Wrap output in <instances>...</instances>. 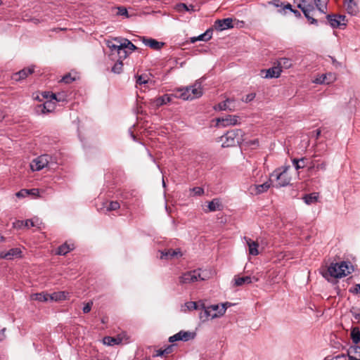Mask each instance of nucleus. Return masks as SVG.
Segmentation results:
<instances>
[{
	"instance_id": "nucleus-17",
	"label": "nucleus",
	"mask_w": 360,
	"mask_h": 360,
	"mask_svg": "<svg viewBox=\"0 0 360 360\" xmlns=\"http://www.w3.org/2000/svg\"><path fill=\"white\" fill-rule=\"evenodd\" d=\"M233 281L235 286H241L245 284H250L254 281H257L258 278L250 276L243 277L235 276Z\"/></svg>"
},
{
	"instance_id": "nucleus-50",
	"label": "nucleus",
	"mask_w": 360,
	"mask_h": 360,
	"mask_svg": "<svg viewBox=\"0 0 360 360\" xmlns=\"http://www.w3.org/2000/svg\"><path fill=\"white\" fill-rule=\"evenodd\" d=\"M137 84H146L148 83V79H146V76L140 75L137 77L136 81Z\"/></svg>"
},
{
	"instance_id": "nucleus-4",
	"label": "nucleus",
	"mask_w": 360,
	"mask_h": 360,
	"mask_svg": "<svg viewBox=\"0 0 360 360\" xmlns=\"http://www.w3.org/2000/svg\"><path fill=\"white\" fill-rule=\"evenodd\" d=\"M206 276L201 273V269L186 271L179 277L181 284H190L198 281H205Z\"/></svg>"
},
{
	"instance_id": "nucleus-46",
	"label": "nucleus",
	"mask_w": 360,
	"mask_h": 360,
	"mask_svg": "<svg viewBox=\"0 0 360 360\" xmlns=\"http://www.w3.org/2000/svg\"><path fill=\"white\" fill-rule=\"evenodd\" d=\"M39 221L37 218L32 219H27L25 221V227H34L36 226V223Z\"/></svg>"
},
{
	"instance_id": "nucleus-33",
	"label": "nucleus",
	"mask_w": 360,
	"mask_h": 360,
	"mask_svg": "<svg viewBox=\"0 0 360 360\" xmlns=\"http://www.w3.org/2000/svg\"><path fill=\"white\" fill-rule=\"evenodd\" d=\"M176 9L178 11H179V12H182V11L193 12V11H195L193 5L190 4V5L188 6V5H186V4H184V3L178 4L176 6Z\"/></svg>"
},
{
	"instance_id": "nucleus-51",
	"label": "nucleus",
	"mask_w": 360,
	"mask_h": 360,
	"mask_svg": "<svg viewBox=\"0 0 360 360\" xmlns=\"http://www.w3.org/2000/svg\"><path fill=\"white\" fill-rule=\"evenodd\" d=\"M15 195L18 198H25V197L29 195L28 189H21L20 191H18L15 193Z\"/></svg>"
},
{
	"instance_id": "nucleus-59",
	"label": "nucleus",
	"mask_w": 360,
	"mask_h": 360,
	"mask_svg": "<svg viewBox=\"0 0 360 360\" xmlns=\"http://www.w3.org/2000/svg\"><path fill=\"white\" fill-rule=\"evenodd\" d=\"M22 226H25V221L18 220L15 223V227L22 228Z\"/></svg>"
},
{
	"instance_id": "nucleus-36",
	"label": "nucleus",
	"mask_w": 360,
	"mask_h": 360,
	"mask_svg": "<svg viewBox=\"0 0 360 360\" xmlns=\"http://www.w3.org/2000/svg\"><path fill=\"white\" fill-rule=\"evenodd\" d=\"M50 295L44 292L35 293L33 295V299L40 302H46L50 300Z\"/></svg>"
},
{
	"instance_id": "nucleus-20",
	"label": "nucleus",
	"mask_w": 360,
	"mask_h": 360,
	"mask_svg": "<svg viewBox=\"0 0 360 360\" xmlns=\"http://www.w3.org/2000/svg\"><path fill=\"white\" fill-rule=\"evenodd\" d=\"M172 97H174V94H164L162 96L156 98L153 103L157 108H159L163 105L170 103Z\"/></svg>"
},
{
	"instance_id": "nucleus-28",
	"label": "nucleus",
	"mask_w": 360,
	"mask_h": 360,
	"mask_svg": "<svg viewBox=\"0 0 360 360\" xmlns=\"http://www.w3.org/2000/svg\"><path fill=\"white\" fill-rule=\"evenodd\" d=\"M347 356L348 357H352L355 359H358L357 357H360V347L356 345L350 346L347 350Z\"/></svg>"
},
{
	"instance_id": "nucleus-30",
	"label": "nucleus",
	"mask_w": 360,
	"mask_h": 360,
	"mask_svg": "<svg viewBox=\"0 0 360 360\" xmlns=\"http://www.w3.org/2000/svg\"><path fill=\"white\" fill-rule=\"evenodd\" d=\"M103 344L108 346H113L115 345H119L122 342V339L120 338H113L110 336H106L103 340Z\"/></svg>"
},
{
	"instance_id": "nucleus-54",
	"label": "nucleus",
	"mask_w": 360,
	"mask_h": 360,
	"mask_svg": "<svg viewBox=\"0 0 360 360\" xmlns=\"http://www.w3.org/2000/svg\"><path fill=\"white\" fill-rule=\"evenodd\" d=\"M326 162H319V161L317 160V162H316V170L319 171V170H322V171H325L326 169Z\"/></svg>"
},
{
	"instance_id": "nucleus-24",
	"label": "nucleus",
	"mask_w": 360,
	"mask_h": 360,
	"mask_svg": "<svg viewBox=\"0 0 360 360\" xmlns=\"http://www.w3.org/2000/svg\"><path fill=\"white\" fill-rule=\"evenodd\" d=\"M122 39L115 38L112 40H108L106 41L107 46L112 51H117L120 47H122Z\"/></svg>"
},
{
	"instance_id": "nucleus-43",
	"label": "nucleus",
	"mask_w": 360,
	"mask_h": 360,
	"mask_svg": "<svg viewBox=\"0 0 360 360\" xmlns=\"http://www.w3.org/2000/svg\"><path fill=\"white\" fill-rule=\"evenodd\" d=\"M123 63L122 60H117L112 68V72L120 74L122 71Z\"/></svg>"
},
{
	"instance_id": "nucleus-61",
	"label": "nucleus",
	"mask_w": 360,
	"mask_h": 360,
	"mask_svg": "<svg viewBox=\"0 0 360 360\" xmlns=\"http://www.w3.org/2000/svg\"><path fill=\"white\" fill-rule=\"evenodd\" d=\"M316 162H317V160L311 161L309 169H316Z\"/></svg>"
},
{
	"instance_id": "nucleus-42",
	"label": "nucleus",
	"mask_w": 360,
	"mask_h": 360,
	"mask_svg": "<svg viewBox=\"0 0 360 360\" xmlns=\"http://www.w3.org/2000/svg\"><path fill=\"white\" fill-rule=\"evenodd\" d=\"M326 360H360L359 359H355V358H352V357H348V356H345L344 354L342 355H338V356H333V357H326Z\"/></svg>"
},
{
	"instance_id": "nucleus-40",
	"label": "nucleus",
	"mask_w": 360,
	"mask_h": 360,
	"mask_svg": "<svg viewBox=\"0 0 360 360\" xmlns=\"http://www.w3.org/2000/svg\"><path fill=\"white\" fill-rule=\"evenodd\" d=\"M200 302H188L186 303V307L188 308V310L201 309Z\"/></svg>"
},
{
	"instance_id": "nucleus-18",
	"label": "nucleus",
	"mask_w": 360,
	"mask_h": 360,
	"mask_svg": "<svg viewBox=\"0 0 360 360\" xmlns=\"http://www.w3.org/2000/svg\"><path fill=\"white\" fill-rule=\"evenodd\" d=\"M326 18L328 23L333 28H337L341 25V22H340V20L341 19V20H344L345 18V16H344V15L337 16L336 15L328 14L326 15Z\"/></svg>"
},
{
	"instance_id": "nucleus-27",
	"label": "nucleus",
	"mask_w": 360,
	"mask_h": 360,
	"mask_svg": "<svg viewBox=\"0 0 360 360\" xmlns=\"http://www.w3.org/2000/svg\"><path fill=\"white\" fill-rule=\"evenodd\" d=\"M6 259H12L14 257H21L22 251L20 248H12L6 252Z\"/></svg>"
},
{
	"instance_id": "nucleus-32",
	"label": "nucleus",
	"mask_w": 360,
	"mask_h": 360,
	"mask_svg": "<svg viewBox=\"0 0 360 360\" xmlns=\"http://www.w3.org/2000/svg\"><path fill=\"white\" fill-rule=\"evenodd\" d=\"M292 65V62L291 59H290V58H281L278 60L277 66L280 67L281 70L282 68L288 69V68H291Z\"/></svg>"
},
{
	"instance_id": "nucleus-52",
	"label": "nucleus",
	"mask_w": 360,
	"mask_h": 360,
	"mask_svg": "<svg viewBox=\"0 0 360 360\" xmlns=\"http://www.w3.org/2000/svg\"><path fill=\"white\" fill-rule=\"evenodd\" d=\"M349 292L354 295L360 294V284H356L354 287L350 288Z\"/></svg>"
},
{
	"instance_id": "nucleus-11",
	"label": "nucleus",
	"mask_w": 360,
	"mask_h": 360,
	"mask_svg": "<svg viewBox=\"0 0 360 360\" xmlns=\"http://www.w3.org/2000/svg\"><path fill=\"white\" fill-rule=\"evenodd\" d=\"M160 258L161 259L166 260L172 259L173 258H179L183 255L180 249H167L162 251H160Z\"/></svg>"
},
{
	"instance_id": "nucleus-7",
	"label": "nucleus",
	"mask_w": 360,
	"mask_h": 360,
	"mask_svg": "<svg viewBox=\"0 0 360 360\" xmlns=\"http://www.w3.org/2000/svg\"><path fill=\"white\" fill-rule=\"evenodd\" d=\"M239 117L233 115H228L224 117H219L217 120V124L222 127L233 126L239 124Z\"/></svg>"
},
{
	"instance_id": "nucleus-58",
	"label": "nucleus",
	"mask_w": 360,
	"mask_h": 360,
	"mask_svg": "<svg viewBox=\"0 0 360 360\" xmlns=\"http://www.w3.org/2000/svg\"><path fill=\"white\" fill-rule=\"evenodd\" d=\"M247 144L249 145V146H259V141H258V139H254V140H252V141H250L247 142Z\"/></svg>"
},
{
	"instance_id": "nucleus-9",
	"label": "nucleus",
	"mask_w": 360,
	"mask_h": 360,
	"mask_svg": "<svg viewBox=\"0 0 360 360\" xmlns=\"http://www.w3.org/2000/svg\"><path fill=\"white\" fill-rule=\"evenodd\" d=\"M270 181L271 179L262 184L252 185L249 188L250 193L252 195H259L264 192H266L271 186Z\"/></svg>"
},
{
	"instance_id": "nucleus-45",
	"label": "nucleus",
	"mask_w": 360,
	"mask_h": 360,
	"mask_svg": "<svg viewBox=\"0 0 360 360\" xmlns=\"http://www.w3.org/2000/svg\"><path fill=\"white\" fill-rule=\"evenodd\" d=\"M120 205L117 201H111L106 207L107 211L117 210L120 208Z\"/></svg>"
},
{
	"instance_id": "nucleus-23",
	"label": "nucleus",
	"mask_w": 360,
	"mask_h": 360,
	"mask_svg": "<svg viewBox=\"0 0 360 360\" xmlns=\"http://www.w3.org/2000/svg\"><path fill=\"white\" fill-rule=\"evenodd\" d=\"M234 101H235L233 99L227 98L226 101L218 104V108L220 110H229L230 111H233L235 110V106L233 105Z\"/></svg>"
},
{
	"instance_id": "nucleus-25",
	"label": "nucleus",
	"mask_w": 360,
	"mask_h": 360,
	"mask_svg": "<svg viewBox=\"0 0 360 360\" xmlns=\"http://www.w3.org/2000/svg\"><path fill=\"white\" fill-rule=\"evenodd\" d=\"M74 248L75 246L73 244H68L67 243H65L58 247L56 254L59 255H65L71 250H74Z\"/></svg>"
},
{
	"instance_id": "nucleus-1",
	"label": "nucleus",
	"mask_w": 360,
	"mask_h": 360,
	"mask_svg": "<svg viewBox=\"0 0 360 360\" xmlns=\"http://www.w3.org/2000/svg\"><path fill=\"white\" fill-rule=\"evenodd\" d=\"M227 305H229V303L226 302L221 306L213 304L206 307L204 302H200L201 311L199 314V318L202 322H205L208 321L209 319L222 316L226 311Z\"/></svg>"
},
{
	"instance_id": "nucleus-55",
	"label": "nucleus",
	"mask_w": 360,
	"mask_h": 360,
	"mask_svg": "<svg viewBox=\"0 0 360 360\" xmlns=\"http://www.w3.org/2000/svg\"><path fill=\"white\" fill-rule=\"evenodd\" d=\"M255 98V94L251 93L245 96L244 98H243V101L245 103H249L252 101Z\"/></svg>"
},
{
	"instance_id": "nucleus-48",
	"label": "nucleus",
	"mask_w": 360,
	"mask_h": 360,
	"mask_svg": "<svg viewBox=\"0 0 360 360\" xmlns=\"http://www.w3.org/2000/svg\"><path fill=\"white\" fill-rule=\"evenodd\" d=\"M117 15H124L126 17H128V11L125 7L120 6L117 7Z\"/></svg>"
},
{
	"instance_id": "nucleus-2",
	"label": "nucleus",
	"mask_w": 360,
	"mask_h": 360,
	"mask_svg": "<svg viewBox=\"0 0 360 360\" xmlns=\"http://www.w3.org/2000/svg\"><path fill=\"white\" fill-rule=\"evenodd\" d=\"M352 266L349 262H341L340 263H332L328 268V272L330 276L334 278H342L352 273Z\"/></svg>"
},
{
	"instance_id": "nucleus-57",
	"label": "nucleus",
	"mask_w": 360,
	"mask_h": 360,
	"mask_svg": "<svg viewBox=\"0 0 360 360\" xmlns=\"http://www.w3.org/2000/svg\"><path fill=\"white\" fill-rule=\"evenodd\" d=\"M29 195H32L33 196H39V189L37 188H32V189H28Z\"/></svg>"
},
{
	"instance_id": "nucleus-38",
	"label": "nucleus",
	"mask_w": 360,
	"mask_h": 360,
	"mask_svg": "<svg viewBox=\"0 0 360 360\" xmlns=\"http://www.w3.org/2000/svg\"><path fill=\"white\" fill-rule=\"evenodd\" d=\"M123 47H125V49H128L129 51V53H131L132 51L138 49V48L131 43L129 39H122Z\"/></svg>"
},
{
	"instance_id": "nucleus-22",
	"label": "nucleus",
	"mask_w": 360,
	"mask_h": 360,
	"mask_svg": "<svg viewBox=\"0 0 360 360\" xmlns=\"http://www.w3.org/2000/svg\"><path fill=\"white\" fill-rule=\"evenodd\" d=\"M191 89L187 87L179 89L174 94V98H181L183 100H191Z\"/></svg>"
},
{
	"instance_id": "nucleus-53",
	"label": "nucleus",
	"mask_w": 360,
	"mask_h": 360,
	"mask_svg": "<svg viewBox=\"0 0 360 360\" xmlns=\"http://www.w3.org/2000/svg\"><path fill=\"white\" fill-rule=\"evenodd\" d=\"M205 41L210 40L212 36V30L208 29L204 33H202Z\"/></svg>"
},
{
	"instance_id": "nucleus-12",
	"label": "nucleus",
	"mask_w": 360,
	"mask_h": 360,
	"mask_svg": "<svg viewBox=\"0 0 360 360\" xmlns=\"http://www.w3.org/2000/svg\"><path fill=\"white\" fill-rule=\"evenodd\" d=\"M282 70L278 66H274L268 70H262V77L266 79L278 78Z\"/></svg>"
},
{
	"instance_id": "nucleus-5",
	"label": "nucleus",
	"mask_w": 360,
	"mask_h": 360,
	"mask_svg": "<svg viewBox=\"0 0 360 360\" xmlns=\"http://www.w3.org/2000/svg\"><path fill=\"white\" fill-rule=\"evenodd\" d=\"M271 178H275L277 181L276 188L284 187L290 184V177L287 173V168H278L271 174Z\"/></svg>"
},
{
	"instance_id": "nucleus-41",
	"label": "nucleus",
	"mask_w": 360,
	"mask_h": 360,
	"mask_svg": "<svg viewBox=\"0 0 360 360\" xmlns=\"http://www.w3.org/2000/svg\"><path fill=\"white\" fill-rule=\"evenodd\" d=\"M122 46H123V44H122ZM118 56H119V60H122L125 59L128 55H129V52L127 49H125V47H120V49H118V51H117Z\"/></svg>"
},
{
	"instance_id": "nucleus-56",
	"label": "nucleus",
	"mask_w": 360,
	"mask_h": 360,
	"mask_svg": "<svg viewBox=\"0 0 360 360\" xmlns=\"http://www.w3.org/2000/svg\"><path fill=\"white\" fill-rule=\"evenodd\" d=\"M92 304H93V302H87L83 307L82 310H83V312L84 314H87L89 313L91 309V307H92Z\"/></svg>"
},
{
	"instance_id": "nucleus-15",
	"label": "nucleus",
	"mask_w": 360,
	"mask_h": 360,
	"mask_svg": "<svg viewBox=\"0 0 360 360\" xmlns=\"http://www.w3.org/2000/svg\"><path fill=\"white\" fill-rule=\"evenodd\" d=\"M336 80V76L333 72L322 74L315 79V82L319 84H329Z\"/></svg>"
},
{
	"instance_id": "nucleus-63",
	"label": "nucleus",
	"mask_w": 360,
	"mask_h": 360,
	"mask_svg": "<svg viewBox=\"0 0 360 360\" xmlns=\"http://www.w3.org/2000/svg\"><path fill=\"white\" fill-rule=\"evenodd\" d=\"M5 330L6 328H3L0 330V341L3 340L5 338Z\"/></svg>"
},
{
	"instance_id": "nucleus-62",
	"label": "nucleus",
	"mask_w": 360,
	"mask_h": 360,
	"mask_svg": "<svg viewBox=\"0 0 360 360\" xmlns=\"http://www.w3.org/2000/svg\"><path fill=\"white\" fill-rule=\"evenodd\" d=\"M52 92L50 91H44L42 93V96L45 98H51V94H52Z\"/></svg>"
},
{
	"instance_id": "nucleus-47",
	"label": "nucleus",
	"mask_w": 360,
	"mask_h": 360,
	"mask_svg": "<svg viewBox=\"0 0 360 360\" xmlns=\"http://www.w3.org/2000/svg\"><path fill=\"white\" fill-rule=\"evenodd\" d=\"M191 191L193 193L194 195L197 196H201L204 193V189L202 187H194Z\"/></svg>"
},
{
	"instance_id": "nucleus-13",
	"label": "nucleus",
	"mask_w": 360,
	"mask_h": 360,
	"mask_svg": "<svg viewBox=\"0 0 360 360\" xmlns=\"http://www.w3.org/2000/svg\"><path fill=\"white\" fill-rule=\"evenodd\" d=\"M204 80L201 78L197 80L195 84L191 86H188L191 89V100L200 97L202 95V82Z\"/></svg>"
},
{
	"instance_id": "nucleus-60",
	"label": "nucleus",
	"mask_w": 360,
	"mask_h": 360,
	"mask_svg": "<svg viewBox=\"0 0 360 360\" xmlns=\"http://www.w3.org/2000/svg\"><path fill=\"white\" fill-rule=\"evenodd\" d=\"M164 354H170L172 352V346L169 345L165 349H163Z\"/></svg>"
},
{
	"instance_id": "nucleus-35",
	"label": "nucleus",
	"mask_w": 360,
	"mask_h": 360,
	"mask_svg": "<svg viewBox=\"0 0 360 360\" xmlns=\"http://www.w3.org/2000/svg\"><path fill=\"white\" fill-rule=\"evenodd\" d=\"M347 11L349 14L353 15H355L358 13V6L354 1L347 4Z\"/></svg>"
},
{
	"instance_id": "nucleus-6",
	"label": "nucleus",
	"mask_w": 360,
	"mask_h": 360,
	"mask_svg": "<svg viewBox=\"0 0 360 360\" xmlns=\"http://www.w3.org/2000/svg\"><path fill=\"white\" fill-rule=\"evenodd\" d=\"M51 160L52 157L49 155H41L30 162V168L32 171H40L44 167H48Z\"/></svg>"
},
{
	"instance_id": "nucleus-3",
	"label": "nucleus",
	"mask_w": 360,
	"mask_h": 360,
	"mask_svg": "<svg viewBox=\"0 0 360 360\" xmlns=\"http://www.w3.org/2000/svg\"><path fill=\"white\" fill-rule=\"evenodd\" d=\"M243 131L241 129H233L227 131L221 136L220 141L222 142L223 148L233 147L239 143L243 139Z\"/></svg>"
},
{
	"instance_id": "nucleus-44",
	"label": "nucleus",
	"mask_w": 360,
	"mask_h": 360,
	"mask_svg": "<svg viewBox=\"0 0 360 360\" xmlns=\"http://www.w3.org/2000/svg\"><path fill=\"white\" fill-rule=\"evenodd\" d=\"M350 312L355 321L357 322L360 321V309L352 307L350 309Z\"/></svg>"
},
{
	"instance_id": "nucleus-21",
	"label": "nucleus",
	"mask_w": 360,
	"mask_h": 360,
	"mask_svg": "<svg viewBox=\"0 0 360 360\" xmlns=\"http://www.w3.org/2000/svg\"><path fill=\"white\" fill-rule=\"evenodd\" d=\"M246 240L247 245L248 246L249 254L253 256H256L259 255V243L256 241L252 240L250 238L247 237L244 238Z\"/></svg>"
},
{
	"instance_id": "nucleus-14",
	"label": "nucleus",
	"mask_w": 360,
	"mask_h": 360,
	"mask_svg": "<svg viewBox=\"0 0 360 360\" xmlns=\"http://www.w3.org/2000/svg\"><path fill=\"white\" fill-rule=\"evenodd\" d=\"M34 72V66H30L28 68H23L22 70L15 72L12 76V79L16 82L20 81L25 79L30 75Z\"/></svg>"
},
{
	"instance_id": "nucleus-19",
	"label": "nucleus",
	"mask_w": 360,
	"mask_h": 360,
	"mask_svg": "<svg viewBox=\"0 0 360 360\" xmlns=\"http://www.w3.org/2000/svg\"><path fill=\"white\" fill-rule=\"evenodd\" d=\"M56 108V105L51 101H47L41 105L37 106V112H41L42 114L51 112Z\"/></svg>"
},
{
	"instance_id": "nucleus-8",
	"label": "nucleus",
	"mask_w": 360,
	"mask_h": 360,
	"mask_svg": "<svg viewBox=\"0 0 360 360\" xmlns=\"http://www.w3.org/2000/svg\"><path fill=\"white\" fill-rule=\"evenodd\" d=\"M195 338V333L189 331H184L181 330L179 333H176L175 335L169 337V342H174L176 341H188L190 340H192Z\"/></svg>"
},
{
	"instance_id": "nucleus-16",
	"label": "nucleus",
	"mask_w": 360,
	"mask_h": 360,
	"mask_svg": "<svg viewBox=\"0 0 360 360\" xmlns=\"http://www.w3.org/2000/svg\"><path fill=\"white\" fill-rule=\"evenodd\" d=\"M143 43L154 50H160L165 45L164 42L158 41L152 38L142 37Z\"/></svg>"
},
{
	"instance_id": "nucleus-37",
	"label": "nucleus",
	"mask_w": 360,
	"mask_h": 360,
	"mask_svg": "<svg viewBox=\"0 0 360 360\" xmlns=\"http://www.w3.org/2000/svg\"><path fill=\"white\" fill-rule=\"evenodd\" d=\"M305 161H306V159L304 158L299 159V160L294 159L292 160V165L295 167V168L297 170H298L300 169H302L306 167Z\"/></svg>"
},
{
	"instance_id": "nucleus-26",
	"label": "nucleus",
	"mask_w": 360,
	"mask_h": 360,
	"mask_svg": "<svg viewBox=\"0 0 360 360\" xmlns=\"http://www.w3.org/2000/svg\"><path fill=\"white\" fill-rule=\"evenodd\" d=\"M207 207L210 212L221 210L223 207L220 200L218 198H214L212 201L209 202Z\"/></svg>"
},
{
	"instance_id": "nucleus-39",
	"label": "nucleus",
	"mask_w": 360,
	"mask_h": 360,
	"mask_svg": "<svg viewBox=\"0 0 360 360\" xmlns=\"http://www.w3.org/2000/svg\"><path fill=\"white\" fill-rule=\"evenodd\" d=\"M51 99L55 100L57 102L65 101H66V95L63 92L58 93V94L53 93V94H51Z\"/></svg>"
},
{
	"instance_id": "nucleus-34",
	"label": "nucleus",
	"mask_w": 360,
	"mask_h": 360,
	"mask_svg": "<svg viewBox=\"0 0 360 360\" xmlns=\"http://www.w3.org/2000/svg\"><path fill=\"white\" fill-rule=\"evenodd\" d=\"M351 338L352 342L357 345L360 342V329L358 327H354L351 331Z\"/></svg>"
},
{
	"instance_id": "nucleus-49",
	"label": "nucleus",
	"mask_w": 360,
	"mask_h": 360,
	"mask_svg": "<svg viewBox=\"0 0 360 360\" xmlns=\"http://www.w3.org/2000/svg\"><path fill=\"white\" fill-rule=\"evenodd\" d=\"M74 80H75V78L72 77L70 74H67V75H64L61 79V82L66 83V84H69Z\"/></svg>"
},
{
	"instance_id": "nucleus-31",
	"label": "nucleus",
	"mask_w": 360,
	"mask_h": 360,
	"mask_svg": "<svg viewBox=\"0 0 360 360\" xmlns=\"http://www.w3.org/2000/svg\"><path fill=\"white\" fill-rule=\"evenodd\" d=\"M49 298L53 301L65 300L67 298V293L64 291L55 292L50 295Z\"/></svg>"
},
{
	"instance_id": "nucleus-10",
	"label": "nucleus",
	"mask_w": 360,
	"mask_h": 360,
	"mask_svg": "<svg viewBox=\"0 0 360 360\" xmlns=\"http://www.w3.org/2000/svg\"><path fill=\"white\" fill-rule=\"evenodd\" d=\"M214 27L218 31H223L227 29L232 28L233 20L231 18L218 19L214 22Z\"/></svg>"
},
{
	"instance_id": "nucleus-29",
	"label": "nucleus",
	"mask_w": 360,
	"mask_h": 360,
	"mask_svg": "<svg viewBox=\"0 0 360 360\" xmlns=\"http://www.w3.org/2000/svg\"><path fill=\"white\" fill-rule=\"evenodd\" d=\"M319 198V193H312L309 194H306L303 197V200L304 202L307 205H311L317 202Z\"/></svg>"
},
{
	"instance_id": "nucleus-64",
	"label": "nucleus",
	"mask_w": 360,
	"mask_h": 360,
	"mask_svg": "<svg viewBox=\"0 0 360 360\" xmlns=\"http://www.w3.org/2000/svg\"><path fill=\"white\" fill-rule=\"evenodd\" d=\"M162 355H165L163 349H158V350L156 351V354H154L153 356H161Z\"/></svg>"
}]
</instances>
